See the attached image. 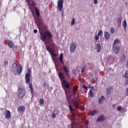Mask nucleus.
I'll list each match as a JSON object with an SVG mask.
<instances>
[{"label":"nucleus","instance_id":"48","mask_svg":"<svg viewBox=\"0 0 128 128\" xmlns=\"http://www.w3.org/2000/svg\"><path fill=\"white\" fill-rule=\"evenodd\" d=\"M125 103L126 104H126H128V101H126Z\"/></svg>","mask_w":128,"mask_h":128},{"label":"nucleus","instance_id":"38","mask_svg":"<svg viewBox=\"0 0 128 128\" xmlns=\"http://www.w3.org/2000/svg\"><path fill=\"white\" fill-rule=\"evenodd\" d=\"M4 64L5 66H8V60L4 61Z\"/></svg>","mask_w":128,"mask_h":128},{"label":"nucleus","instance_id":"19","mask_svg":"<svg viewBox=\"0 0 128 128\" xmlns=\"http://www.w3.org/2000/svg\"><path fill=\"white\" fill-rule=\"evenodd\" d=\"M98 112V110H93L90 114V116H94V115L96 114Z\"/></svg>","mask_w":128,"mask_h":128},{"label":"nucleus","instance_id":"12","mask_svg":"<svg viewBox=\"0 0 128 128\" xmlns=\"http://www.w3.org/2000/svg\"><path fill=\"white\" fill-rule=\"evenodd\" d=\"M18 110L19 112H24L26 110V107L24 106H20L18 107Z\"/></svg>","mask_w":128,"mask_h":128},{"label":"nucleus","instance_id":"4","mask_svg":"<svg viewBox=\"0 0 128 128\" xmlns=\"http://www.w3.org/2000/svg\"><path fill=\"white\" fill-rule=\"evenodd\" d=\"M78 89V86H74L72 90L70 88L68 90L67 94H68L66 95V100H68V102H70V100H72V96H76V90Z\"/></svg>","mask_w":128,"mask_h":128},{"label":"nucleus","instance_id":"24","mask_svg":"<svg viewBox=\"0 0 128 128\" xmlns=\"http://www.w3.org/2000/svg\"><path fill=\"white\" fill-rule=\"evenodd\" d=\"M8 46L10 48H14V42H12V41L9 40L8 41Z\"/></svg>","mask_w":128,"mask_h":128},{"label":"nucleus","instance_id":"36","mask_svg":"<svg viewBox=\"0 0 128 128\" xmlns=\"http://www.w3.org/2000/svg\"><path fill=\"white\" fill-rule=\"evenodd\" d=\"M102 30H100V31H98V36H102Z\"/></svg>","mask_w":128,"mask_h":128},{"label":"nucleus","instance_id":"42","mask_svg":"<svg viewBox=\"0 0 128 128\" xmlns=\"http://www.w3.org/2000/svg\"><path fill=\"white\" fill-rule=\"evenodd\" d=\"M26 2H27L28 6L30 5V0H26Z\"/></svg>","mask_w":128,"mask_h":128},{"label":"nucleus","instance_id":"33","mask_svg":"<svg viewBox=\"0 0 128 128\" xmlns=\"http://www.w3.org/2000/svg\"><path fill=\"white\" fill-rule=\"evenodd\" d=\"M44 104V99H40V104Z\"/></svg>","mask_w":128,"mask_h":128},{"label":"nucleus","instance_id":"6","mask_svg":"<svg viewBox=\"0 0 128 128\" xmlns=\"http://www.w3.org/2000/svg\"><path fill=\"white\" fill-rule=\"evenodd\" d=\"M54 65L55 68L56 69V72H58V76L60 82H62V80H64V74L62 72H60L58 71V67L60 66V64H57L56 62H54Z\"/></svg>","mask_w":128,"mask_h":128},{"label":"nucleus","instance_id":"52","mask_svg":"<svg viewBox=\"0 0 128 128\" xmlns=\"http://www.w3.org/2000/svg\"><path fill=\"white\" fill-rule=\"evenodd\" d=\"M82 80V79H80V78L79 79V80Z\"/></svg>","mask_w":128,"mask_h":128},{"label":"nucleus","instance_id":"1","mask_svg":"<svg viewBox=\"0 0 128 128\" xmlns=\"http://www.w3.org/2000/svg\"><path fill=\"white\" fill-rule=\"evenodd\" d=\"M52 38V34L50 31L40 32V38L42 42H44L46 50L52 55V60L54 64L56 62V59L53 56L56 58V54L52 52L56 48V44L51 40Z\"/></svg>","mask_w":128,"mask_h":128},{"label":"nucleus","instance_id":"22","mask_svg":"<svg viewBox=\"0 0 128 128\" xmlns=\"http://www.w3.org/2000/svg\"><path fill=\"white\" fill-rule=\"evenodd\" d=\"M118 42H120V39H116L112 44V48H116V44H118Z\"/></svg>","mask_w":128,"mask_h":128},{"label":"nucleus","instance_id":"14","mask_svg":"<svg viewBox=\"0 0 128 128\" xmlns=\"http://www.w3.org/2000/svg\"><path fill=\"white\" fill-rule=\"evenodd\" d=\"M96 48L97 50V52L99 53L100 52V50H102V46L100 44L97 43L96 44Z\"/></svg>","mask_w":128,"mask_h":128},{"label":"nucleus","instance_id":"15","mask_svg":"<svg viewBox=\"0 0 128 128\" xmlns=\"http://www.w3.org/2000/svg\"><path fill=\"white\" fill-rule=\"evenodd\" d=\"M59 60L62 64H64V54H62V53H61L60 55Z\"/></svg>","mask_w":128,"mask_h":128},{"label":"nucleus","instance_id":"16","mask_svg":"<svg viewBox=\"0 0 128 128\" xmlns=\"http://www.w3.org/2000/svg\"><path fill=\"white\" fill-rule=\"evenodd\" d=\"M112 86H110L108 88H106V96H109V94H110V92H112Z\"/></svg>","mask_w":128,"mask_h":128},{"label":"nucleus","instance_id":"47","mask_svg":"<svg viewBox=\"0 0 128 128\" xmlns=\"http://www.w3.org/2000/svg\"><path fill=\"white\" fill-rule=\"evenodd\" d=\"M126 94H127L126 96H128V88H126Z\"/></svg>","mask_w":128,"mask_h":128},{"label":"nucleus","instance_id":"18","mask_svg":"<svg viewBox=\"0 0 128 128\" xmlns=\"http://www.w3.org/2000/svg\"><path fill=\"white\" fill-rule=\"evenodd\" d=\"M104 36L106 40H108L110 36V35L108 32H104Z\"/></svg>","mask_w":128,"mask_h":128},{"label":"nucleus","instance_id":"25","mask_svg":"<svg viewBox=\"0 0 128 128\" xmlns=\"http://www.w3.org/2000/svg\"><path fill=\"white\" fill-rule=\"evenodd\" d=\"M117 24L118 26H120L122 24V18H117Z\"/></svg>","mask_w":128,"mask_h":128},{"label":"nucleus","instance_id":"46","mask_svg":"<svg viewBox=\"0 0 128 128\" xmlns=\"http://www.w3.org/2000/svg\"><path fill=\"white\" fill-rule=\"evenodd\" d=\"M52 116V118H56V114H53Z\"/></svg>","mask_w":128,"mask_h":128},{"label":"nucleus","instance_id":"45","mask_svg":"<svg viewBox=\"0 0 128 128\" xmlns=\"http://www.w3.org/2000/svg\"><path fill=\"white\" fill-rule=\"evenodd\" d=\"M34 34H38V30L34 29Z\"/></svg>","mask_w":128,"mask_h":128},{"label":"nucleus","instance_id":"20","mask_svg":"<svg viewBox=\"0 0 128 128\" xmlns=\"http://www.w3.org/2000/svg\"><path fill=\"white\" fill-rule=\"evenodd\" d=\"M68 108L70 110V112L72 114L73 116H74L75 114L74 113V108H72V106H70V104H69Z\"/></svg>","mask_w":128,"mask_h":128},{"label":"nucleus","instance_id":"53","mask_svg":"<svg viewBox=\"0 0 128 128\" xmlns=\"http://www.w3.org/2000/svg\"><path fill=\"white\" fill-rule=\"evenodd\" d=\"M88 86H90V84L88 85Z\"/></svg>","mask_w":128,"mask_h":128},{"label":"nucleus","instance_id":"54","mask_svg":"<svg viewBox=\"0 0 128 128\" xmlns=\"http://www.w3.org/2000/svg\"><path fill=\"white\" fill-rule=\"evenodd\" d=\"M83 108H84V107H83Z\"/></svg>","mask_w":128,"mask_h":128},{"label":"nucleus","instance_id":"23","mask_svg":"<svg viewBox=\"0 0 128 128\" xmlns=\"http://www.w3.org/2000/svg\"><path fill=\"white\" fill-rule=\"evenodd\" d=\"M124 60H126V56H124V53H123L120 57V62H124Z\"/></svg>","mask_w":128,"mask_h":128},{"label":"nucleus","instance_id":"11","mask_svg":"<svg viewBox=\"0 0 128 128\" xmlns=\"http://www.w3.org/2000/svg\"><path fill=\"white\" fill-rule=\"evenodd\" d=\"M106 120V117L104 115L100 116L97 119L96 122H104Z\"/></svg>","mask_w":128,"mask_h":128},{"label":"nucleus","instance_id":"5","mask_svg":"<svg viewBox=\"0 0 128 128\" xmlns=\"http://www.w3.org/2000/svg\"><path fill=\"white\" fill-rule=\"evenodd\" d=\"M62 88H64L66 96H68V90L70 88V84L66 80L61 81Z\"/></svg>","mask_w":128,"mask_h":128},{"label":"nucleus","instance_id":"3","mask_svg":"<svg viewBox=\"0 0 128 128\" xmlns=\"http://www.w3.org/2000/svg\"><path fill=\"white\" fill-rule=\"evenodd\" d=\"M22 72V64H20L18 66L16 65V64L14 62L12 65V72L16 76V74H20Z\"/></svg>","mask_w":128,"mask_h":128},{"label":"nucleus","instance_id":"26","mask_svg":"<svg viewBox=\"0 0 128 128\" xmlns=\"http://www.w3.org/2000/svg\"><path fill=\"white\" fill-rule=\"evenodd\" d=\"M120 46H118L116 47H115V49H114V52H116V54H118V52H120Z\"/></svg>","mask_w":128,"mask_h":128},{"label":"nucleus","instance_id":"27","mask_svg":"<svg viewBox=\"0 0 128 128\" xmlns=\"http://www.w3.org/2000/svg\"><path fill=\"white\" fill-rule=\"evenodd\" d=\"M29 88H30L31 94H34V88H32V83L29 84Z\"/></svg>","mask_w":128,"mask_h":128},{"label":"nucleus","instance_id":"2","mask_svg":"<svg viewBox=\"0 0 128 128\" xmlns=\"http://www.w3.org/2000/svg\"><path fill=\"white\" fill-rule=\"evenodd\" d=\"M34 10L37 18L36 16V14L34 11L30 10V12L34 16V22L37 24V26H38L39 30H46V26H44V22L40 18V10H38V8L36 6L34 7Z\"/></svg>","mask_w":128,"mask_h":128},{"label":"nucleus","instance_id":"40","mask_svg":"<svg viewBox=\"0 0 128 128\" xmlns=\"http://www.w3.org/2000/svg\"><path fill=\"white\" fill-rule=\"evenodd\" d=\"M128 79L126 80L125 83H124V86H128Z\"/></svg>","mask_w":128,"mask_h":128},{"label":"nucleus","instance_id":"51","mask_svg":"<svg viewBox=\"0 0 128 128\" xmlns=\"http://www.w3.org/2000/svg\"><path fill=\"white\" fill-rule=\"evenodd\" d=\"M0 6H2V2H0Z\"/></svg>","mask_w":128,"mask_h":128},{"label":"nucleus","instance_id":"41","mask_svg":"<svg viewBox=\"0 0 128 128\" xmlns=\"http://www.w3.org/2000/svg\"><path fill=\"white\" fill-rule=\"evenodd\" d=\"M43 86H44V88H46V82H44V83H43Z\"/></svg>","mask_w":128,"mask_h":128},{"label":"nucleus","instance_id":"28","mask_svg":"<svg viewBox=\"0 0 128 128\" xmlns=\"http://www.w3.org/2000/svg\"><path fill=\"white\" fill-rule=\"evenodd\" d=\"M126 26H128V24L126 23V20H124L123 22V27L126 30Z\"/></svg>","mask_w":128,"mask_h":128},{"label":"nucleus","instance_id":"10","mask_svg":"<svg viewBox=\"0 0 128 128\" xmlns=\"http://www.w3.org/2000/svg\"><path fill=\"white\" fill-rule=\"evenodd\" d=\"M58 8L60 12L64 8V0H59L58 2Z\"/></svg>","mask_w":128,"mask_h":128},{"label":"nucleus","instance_id":"50","mask_svg":"<svg viewBox=\"0 0 128 128\" xmlns=\"http://www.w3.org/2000/svg\"><path fill=\"white\" fill-rule=\"evenodd\" d=\"M62 16H64V14L63 13L62 14Z\"/></svg>","mask_w":128,"mask_h":128},{"label":"nucleus","instance_id":"17","mask_svg":"<svg viewBox=\"0 0 128 128\" xmlns=\"http://www.w3.org/2000/svg\"><path fill=\"white\" fill-rule=\"evenodd\" d=\"M62 64L63 66L62 69L64 70L66 74H68V69L67 68L66 66L64 65V64Z\"/></svg>","mask_w":128,"mask_h":128},{"label":"nucleus","instance_id":"39","mask_svg":"<svg viewBox=\"0 0 128 128\" xmlns=\"http://www.w3.org/2000/svg\"><path fill=\"white\" fill-rule=\"evenodd\" d=\"M117 110L118 112H120L122 110V107L120 106H119L118 108H117Z\"/></svg>","mask_w":128,"mask_h":128},{"label":"nucleus","instance_id":"34","mask_svg":"<svg viewBox=\"0 0 128 128\" xmlns=\"http://www.w3.org/2000/svg\"><path fill=\"white\" fill-rule=\"evenodd\" d=\"M75 24H76L75 19H74V18H73L72 19V21L71 22V26H74V25Z\"/></svg>","mask_w":128,"mask_h":128},{"label":"nucleus","instance_id":"7","mask_svg":"<svg viewBox=\"0 0 128 128\" xmlns=\"http://www.w3.org/2000/svg\"><path fill=\"white\" fill-rule=\"evenodd\" d=\"M18 98L22 100L26 94V88L19 87L18 90Z\"/></svg>","mask_w":128,"mask_h":128},{"label":"nucleus","instance_id":"32","mask_svg":"<svg viewBox=\"0 0 128 128\" xmlns=\"http://www.w3.org/2000/svg\"><path fill=\"white\" fill-rule=\"evenodd\" d=\"M114 28H111L110 30V34H114Z\"/></svg>","mask_w":128,"mask_h":128},{"label":"nucleus","instance_id":"29","mask_svg":"<svg viewBox=\"0 0 128 128\" xmlns=\"http://www.w3.org/2000/svg\"><path fill=\"white\" fill-rule=\"evenodd\" d=\"M86 70V66H84L82 68L81 70V72L82 74L83 72H84V71Z\"/></svg>","mask_w":128,"mask_h":128},{"label":"nucleus","instance_id":"9","mask_svg":"<svg viewBox=\"0 0 128 128\" xmlns=\"http://www.w3.org/2000/svg\"><path fill=\"white\" fill-rule=\"evenodd\" d=\"M78 46V44L76 43L72 42L70 44V52H76V47Z\"/></svg>","mask_w":128,"mask_h":128},{"label":"nucleus","instance_id":"21","mask_svg":"<svg viewBox=\"0 0 128 128\" xmlns=\"http://www.w3.org/2000/svg\"><path fill=\"white\" fill-rule=\"evenodd\" d=\"M104 96H102L98 100V102H99L100 104H102V102H104Z\"/></svg>","mask_w":128,"mask_h":128},{"label":"nucleus","instance_id":"30","mask_svg":"<svg viewBox=\"0 0 128 128\" xmlns=\"http://www.w3.org/2000/svg\"><path fill=\"white\" fill-rule=\"evenodd\" d=\"M73 102H74V106H78V102L77 101L76 99L75 100H73Z\"/></svg>","mask_w":128,"mask_h":128},{"label":"nucleus","instance_id":"37","mask_svg":"<svg viewBox=\"0 0 128 128\" xmlns=\"http://www.w3.org/2000/svg\"><path fill=\"white\" fill-rule=\"evenodd\" d=\"M95 40H100V36H98V34L95 36Z\"/></svg>","mask_w":128,"mask_h":128},{"label":"nucleus","instance_id":"49","mask_svg":"<svg viewBox=\"0 0 128 128\" xmlns=\"http://www.w3.org/2000/svg\"><path fill=\"white\" fill-rule=\"evenodd\" d=\"M97 80L96 78H94V80Z\"/></svg>","mask_w":128,"mask_h":128},{"label":"nucleus","instance_id":"13","mask_svg":"<svg viewBox=\"0 0 128 128\" xmlns=\"http://www.w3.org/2000/svg\"><path fill=\"white\" fill-rule=\"evenodd\" d=\"M4 114H6V118H7V120L10 118V110H6Z\"/></svg>","mask_w":128,"mask_h":128},{"label":"nucleus","instance_id":"8","mask_svg":"<svg viewBox=\"0 0 128 128\" xmlns=\"http://www.w3.org/2000/svg\"><path fill=\"white\" fill-rule=\"evenodd\" d=\"M30 74H32V71L30 69L28 70V72L25 76V82L26 84H30Z\"/></svg>","mask_w":128,"mask_h":128},{"label":"nucleus","instance_id":"35","mask_svg":"<svg viewBox=\"0 0 128 128\" xmlns=\"http://www.w3.org/2000/svg\"><path fill=\"white\" fill-rule=\"evenodd\" d=\"M124 76H125V78H128V70H127L126 72H125V74H124Z\"/></svg>","mask_w":128,"mask_h":128},{"label":"nucleus","instance_id":"43","mask_svg":"<svg viewBox=\"0 0 128 128\" xmlns=\"http://www.w3.org/2000/svg\"><path fill=\"white\" fill-rule=\"evenodd\" d=\"M94 4H98V0H94Z\"/></svg>","mask_w":128,"mask_h":128},{"label":"nucleus","instance_id":"44","mask_svg":"<svg viewBox=\"0 0 128 128\" xmlns=\"http://www.w3.org/2000/svg\"><path fill=\"white\" fill-rule=\"evenodd\" d=\"M82 87L83 88H84L85 90H88V87L86 85H83Z\"/></svg>","mask_w":128,"mask_h":128},{"label":"nucleus","instance_id":"31","mask_svg":"<svg viewBox=\"0 0 128 128\" xmlns=\"http://www.w3.org/2000/svg\"><path fill=\"white\" fill-rule=\"evenodd\" d=\"M89 94L90 98H92V96H94V92H92V90H90Z\"/></svg>","mask_w":128,"mask_h":128}]
</instances>
